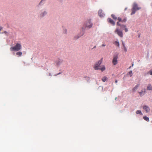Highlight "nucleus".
I'll use <instances>...</instances> for the list:
<instances>
[{
  "mask_svg": "<svg viewBox=\"0 0 152 152\" xmlns=\"http://www.w3.org/2000/svg\"><path fill=\"white\" fill-rule=\"evenodd\" d=\"M134 7H135V9L137 10H138L141 9L140 7H138L136 3L134 4L133 5V8H134Z\"/></svg>",
  "mask_w": 152,
  "mask_h": 152,
  "instance_id": "obj_11",
  "label": "nucleus"
},
{
  "mask_svg": "<svg viewBox=\"0 0 152 152\" xmlns=\"http://www.w3.org/2000/svg\"><path fill=\"white\" fill-rule=\"evenodd\" d=\"M118 82V81L117 80H116L115 82V83H117Z\"/></svg>",
  "mask_w": 152,
  "mask_h": 152,
  "instance_id": "obj_34",
  "label": "nucleus"
},
{
  "mask_svg": "<svg viewBox=\"0 0 152 152\" xmlns=\"http://www.w3.org/2000/svg\"><path fill=\"white\" fill-rule=\"evenodd\" d=\"M66 29H65L64 30V32L65 33H66Z\"/></svg>",
  "mask_w": 152,
  "mask_h": 152,
  "instance_id": "obj_29",
  "label": "nucleus"
},
{
  "mask_svg": "<svg viewBox=\"0 0 152 152\" xmlns=\"http://www.w3.org/2000/svg\"><path fill=\"white\" fill-rule=\"evenodd\" d=\"M143 118L144 119V120L148 122L149 121V118L148 117H146V116H143Z\"/></svg>",
  "mask_w": 152,
  "mask_h": 152,
  "instance_id": "obj_19",
  "label": "nucleus"
},
{
  "mask_svg": "<svg viewBox=\"0 0 152 152\" xmlns=\"http://www.w3.org/2000/svg\"><path fill=\"white\" fill-rule=\"evenodd\" d=\"M143 109L147 113L149 112L150 111V109L149 107L146 105H145L143 107Z\"/></svg>",
  "mask_w": 152,
  "mask_h": 152,
  "instance_id": "obj_9",
  "label": "nucleus"
},
{
  "mask_svg": "<svg viewBox=\"0 0 152 152\" xmlns=\"http://www.w3.org/2000/svg\"><path fill=\"white\" fill-rule=\"evenodd\" d=\"M102 10H99L98 11V14L100 17H102L104 15V14L102 13Z\"/></svg>",
  "mask_w": 152,
  "mask_h": 152,
  "instance_id": "obj_14",
  "label": "nucleus"
},
{
  "mask_svg": "<svg viewBox=\"0 0 152 152\" xmlns=\"http://www.w3.org/2000/svg\"><path fill=\"white\" fill-rule=\"evenodd\" d=\"M105 44H103L102 45V46H103V47H104V46H105Z\"/></svg>",
  "mask_w": 152,
  "mask_h": 152,
  "instance_id": "obj_31",
  "label": "nucleus"
},
{
  "mask_svg": "<svg viewBox=\"0 0 152 152\" xmlns=\"http://www.w3.org/2000/svg\"><path fill=\"white\" fill-rule=\"evenodd\" d=\"M4 33L5 34H7V33L6 31H4Z\"/></svg>",
  "mask_w": 152,
  "mask_h": 152,
  "instance_id": "obj_28",
  "label": "nucleus"
},
{
  "mask_svg": "<svg viewBox=\"0 0 152 152\" xmlns=\"http://www.w3.org/2000/svg\"><path fill=\"white\" fill-rule=\"evenodd\" d=\"M149 73L151 75H152V70H150L149 72Z\"/></svg>",
  "mask_w": 152,
  "mask_h": 152,
  "instance_id": "obj_27",
  "label": "nucleus"
},
{
  "mask_svg": "<svg viewBox=\"0 0 152 152\" xmlns=\"http://www.w3.org/2000/svg\"><path fill=\"white\" fill-rule=\"evenodd\" d=\"M119 22H117V25L120 26L121 27H124L125 28V30L126 32H127L128 31V29L126 27V26L124 25H121L119 23Z\"/></svg>",
  "mask_w": 152,
  "mask_h": 152,
  "instance_id": "obj_6",
  "label": "nucleus"
},
{
  "mask_svg": "<svg viewBox=\"0 0 152 152\" xmlns=\"http://www.w3.org/2000/svg\"><path fill=\"white\" fill-rule=\"evenodd\" d=\"M136 113L137 114H140L141 115H142V114L140 110H137L136 112Z\"/></svg>",
  "mask_w": 152,
  "mask_h": 152,
  "instance_id": "obj_21",
  "label": "nucleus"
},
{
  "mask_svg": "<svg viewBox=\"0 0 152 152\" xmlns=\"http://www.w3.org/2000/svg\"><path fill=\"white\" fill-rule=\"evenodd\" d=\"M115 32L116 33L121 37H122L123 36V34L122 31L120 30L118 28H116L115 30Z\"/></svg>",
  "mask_w": 152,
  "mask_h": 152,
  "instance_id": "obj_4",
  "label": "nucleus"
},
{
  "mask_svg": "<svg viewBox=\"0 0 152 152\" xmlns=\"http://www.w3.org/2000/svg\"><path fill=\"white\" fill-rule=\"evenodd\" d=\"M139 85L137 84L136 86L133 89L132 91H136L137 89L138 88L139 86Z\"/></svg>",
  "mask_w": 152,
  "mask_h": 152,
  "instance_id": "obj_15",
  "label": "nucleus"
},
{
  "mask_svg": "<svg viewBox=\"0 0 152 152\" xmlns=\"http://www.w3.org/2000/svg\"><path fill=\"white\" fill-rule=\"evenodd\" d=\"M121 28L122 29H125V28L124 27H122V28L121 27Z\"/></svg>",
  "mask_w": 152,
  "mask_h": 152,
  "instance_id": "obj_33",
  "label": "nucleus"
},
{
  "mask_svg": "<svg viewBox=\"0 0 152 152\" xmlns=\"http://www.w3.org/2000/svg\"><path fill=\"white\" fill-rule=\"evenodd\" d=\"M98 69L102 71H103L105 69V66L104 65L100 66Z\"/></svg>",
  "mask_w": 152,
  "mask_h": 152,
  "instance_id": "obj_13",
  "label": "nucleus"
},
{
  "mask_svg": "<svg viewBox=\"0 0 152 152\" xmlns=\"http://www.w3.org/2000/svg\"><path fill=\"white\" fill-rule=\"evenodd\" d=\"M118 20L119 22H121L122 23H125L127 21V19L126 17H125L123 19H122L121 18L119 17L118 18Z\"/></svg>",
  "mask_w": 152,
  "mask_h": 152,
  "instance_id": "obj_8",
  "label": "nucleus"
},
{
  "mask_svg": "<svg viewBox=\"0 0 152 152\" xmlns=\"http://www.w3.org/2000/svg\"><path fill=\"white\" fill-rule=\"evenodd\" d=\"M96 48V46H94V47L93 48Z\"/></svg>",
  "mask_w": 152,
  "mask_h": 152,
  "instance_id": "obj_36",
  "label": "nucleus"
},
{
  "mask_svg": "<svg viewBox=\"0 0 152 152\" xmlns=\"http://www.w3.org/2000/svg\"><path fill=\"white\" fill-rule=\"evenodd\" d=\"M127 75H129L131 77L132 75V71H130L127 74Z\"/></svg>",
  "mask_w": 152,
  "mask_h": 152,
  "instance_id": "obj_23",
  "label": "nucleus"
},
{
  "mask_svg": "<svg viewBox=\"0 0 152 152\" xmlns=\"http://www.w3.org/2000/svg\"><path fill=\"white\" fill-rule=\"evenodd\" d=\"M47 14V13L46 12H44L43 13H42V15H41V16L42 17H43L44 16V15L45 14V15H46Z\"/></svg>",
  "mask_w": 152,
  "mask_h": 152,
  "instance_id": "obj_26",
  "label": "nucleus"
},
{
  "mask_svg": "<svg viewBox=\"0 0 152 152\" xmlns=\"http://www.w3.org/2000/svg\"><path fill=\"white\" fill-rule=\"evenodd\" d=\"M80 36H77V37H75V39H77L79 37H80Z\"/></svg>",
  "mask_w": 152,
  "mask_h": 152,
  "instance_id": "obj_30",
  "label": "nucleus"
},
{
  "mask_svg": "<svg viewBox=\"0 0 152 152\" xmlns=\"http://www.w3.org/2000/svg\"><path fill=\"white\" fill-rule=\"evenodd\" d=\"M16 54L17 55L20 56L22 55V53L21 52L19 51L17 52Z\"/></svg>",
  "mask_w": 152,
  "mask_h": 152,
  "instance_id": "obj_20",
  "label": "nucleus"
},
{
  "mask_svg": "<svg viewBox=\"0 0 152 152\" xmlns=\"http://www.w3.org/2000/svg\"><path fill=\"white\" fill-rule=\"evenodd\" d=\"M113 44L116 46L119 47V42L117 41H115Z\"/></svg>",
  "mask_w": 152,
  "mask_h": 152,
  "instance_id": "obj_17",
  "label": "nucleus"
},
{
  "mask_svg": "<svg viewBox=\"0 0 152 152\" xmlns=\"http://www.w3.org/2000/svg\"><path fill=\"white\" fill-rule=\"evenodd\" d=\"M137 11L135 9V7H134V8H132V12L131 13V15H133V14H134L136 11Z\"/></svg>",
  "mask_w": 152,
  "mask_h": 152,
  "instance_id": "obj_16",
  "label": "nucleus"
},
{
  "mask_svg": "<svg viewBox=\"0 0 152 152\" xmlns=\"http://www.w3.org/2000/svg\"><path fill=\"white\" fill-rule=\"evenodd\" d=\"M147 89L148 90H152V86L150 84H149L147 86Z\"/></svg>",
  "mask_w": 152,
  "mask_h": 152,
  "instance_id": "obj_18",
  "label": "nucleus"
},
{
  "mask_svg": "<svg viewBox=\"0 0 152 152\" xmlns=\"http://www.w3.org/2000/svg\"><path fill=\"white\" fill-rule=\"evenodd\" d=\"M60 74V73H58V74H55V76H56V75H59V74Z\"/></svg>",
  "mask_w": 152,
  "mask_h": 152,
  "instance_id": "obj_32",
  "label": "nucleus"
},
{
  "mask_svg": "<svg viewBox=\"0 0 152 152\" xmlns=\"http://www.w3.org/2000/svg\"><path fill=\"white\" fill-rule=\"evenodd\" d=\"M118 56L117 55H114L113 60V63L114 65H116L117 63V59Z\"/></svg>",
  "mask_w": 152,
  "mask_h": 152,
  "instance_id": "obj_5",
  "label": "nucleus"
},
{
  "mask_svg": "<svg viewBox=\"0 0 152 152\" xmlns=\"http://www.w3.org/2000/svg\"><path fill=\"white\" fill-rule=\"evenodd\" d=\"M102 58L101 60H99L95 63L93 66V67L94 68L95 70H96L99 69V67L100 66V65L101 64L102 62Z\"/></svg>",
  "mask_w": 152,
  "mask_h": 152,
  "instance_id": "obj_3",
  "label": "nucleus"
},
{
  "mask_svg": "<svg viewBox=\"0 0 152 152\" xmlns=\"http://www.w3.org/2000/svg\"><path fill=\"white\" fill-rule=\"evenodd\" d=\"M107 77H106L105 76L102 78V80L103 82H105V81H106V80H107Z\"/></svg>",
  "mask_w": 152,
  "mask_h": 152,
  "instance_id": "obj_24",
  "label": "nucleus"
},
{
  "mask_svg": "<svg viewBox=\"0 0 152 152\" xmlns=\"http://www.w3.org/2000/svg\"><path fill=\"white\" fill-rule=\"evenodd\" d=\"M91 19L88 20L83 25V27L82 28H84V29L87 28L88 29L91 28L93 26V24L91 22Z\"/></svg>",
  "mask_w": 152,
  "mask_h": 152,
  "instance_id": "obj_2",
  "label": "nucleus"
},
{
  "mask_svg": "<svg viewBox=\"0 0 152 152\" xmlns=\"http://www.w3.org/2000/svg\"><path fill=\"white\" fill-rule=\"evenodd\" d=\"M122 44H123V47H124V45H125L124 44V43H123Z\"/></svg>",
  "mask_w": 152,
  "mask_h": 152,
  "instance_id": "obj_35",
  "label": "nucleus"
},
{
  "mask_svg": "<svg viewBox=\"0 0 152 152\" xmlns=\"http://www.w3.org/2000/svg\"><path fill=\"white\" fill-rule=\"evenodd\" d=\"M63 60L58 59L56 61L55 63L56 65L59 66L63 63Z\"/></svg>",
  "mask_w": 152,
  "mask_h": 152,
  "instance_id": "obj_7",
  "label": "nucleus"
},
{
  "mask_svg": "<svg viewBox=\"0 0 152 152\" xmlns=\"http://www.w3.org/2000/svg\"><path fill=\"white\" fill-rule=\"evenodd\" d=\"M133 65H134L133 64H132V66H133Z\"/></svg>",
  "mask_w": 152,
  "mask_h": 152,
  "instance_id": "obj_38",
  "label": "nucleus"
},
{
  "mask_svg": "<svg viewBox=\"0 0 152 152\" xmlns=\"http://www.w3.org/2000/svg\"><path fill=\"white\" fill-rule=\"evenodd\" d=\"M124 51H125V52H126L127 51V49L126 48V47L125 46V45H124Z\"/></svg>",
  "mask_w": 152,
  "mask_h": 152,
  "instance_id": "obj_25",
  "label": "nucleus"
},
{
  "mask_svg": "<svg viewBox=\"0 0 152 152\" xmlns=\"http://www.w3.org/2000/svg\"><path fill=\"white\" fill-rule=\"evenodd\" d=\"M145 89H143L140 92H138V93L140 94V96H141L144 95L145 94Z\"/></svg>",
  "mask_w": 152,
  "mask_h": 152,
  "instance_id": "obj_10",
  "label": "nucleus"
},
{
  "mask_svg": "<svg viewBox=\"0 0 152 152\" xmlns=\"http://www.w3.org/2000/svg\"><path fill=\"white\" fill-rule=\"evenodd\" d=\"M111 16L114 19L116 20L117 19V17L114 15L112 14Z\"/></svg>",
  "mask_w": 152,
  "mask_h": 152,
  "instance_id": "obj_22",
  "label": "nucleus"
},
{
  "mask_svg": "<svg viewBox=\"0 0 152 152\" xmlns=\"http://www.w3.org/2000/svg\"><path fill=\"white\" fill-rule=\"evenodd\" d=\"M127 9V8H125V10H126V9Z\"/></svg>",
  "mask_w": 152,
  "mask_h": 152,
  "instance_id": "obj_37",
  "label": "nucleus"
},
{
  "mask_svg": "<svg viewBox=\"0 0 152 152\" xmlns=\"http://www.w3.org/2000/svg\"><path fill=\"white\" fill-rule=\"evenodd\" d=\"M131 66H130L129 67V69H130V68H131Z\"/></svg>",
  "mask_w": 152,
  "mask_h": 152,
  "instance_id": "obj_39",
  "label": "nucleus"
},
{
  "mask_svg": "<svg viewBox=\"0 0 152 152\" xmlns=\"http://www.w3.org/2000/svg\"><path fill=\"white\" fill-rule=\"evenodd\" d=\"M107 20L108 21L111 23L114 26L115 25V23L113 21V20H112L110 18H108L107 19Z\"/></svg>",
  "mask_w": 152,
  "mask_h": 152,
  "instance_id": "obj_12",
  "label": "nucleus"
},
{
  "mask_svg": "<svg viewBox=\"0 0 152 152\" xmlns=\"http://www.w3.org/2000/svg\"><path fill=\"white\" fill-rule=\"evenodd\" d=\"M21 45L19 43H17L14 46L11 47L10 48V50L11 51H18L20 50L21 48Z\"/></svg>",
  "mask_w": 152,
  "mask_h": 152,
  "instance_id": "obj_1",
  "label": "nucleus"
}]
</instances>
